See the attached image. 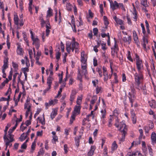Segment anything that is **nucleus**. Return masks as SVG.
<instances>
[{
  "instance_id": "nucleus-46",
  "label": "nucleus",
  "mask_w": 156,
  "mask_h": 156,
  "mask_svg": "<svg viewBox=\"0 0 156 156\" xmlns=\"http://www.w3.org/2000/svg\"><path fill=\"white\" fill-rule=\"evenodd\" d=\"M14 135L11 134H8V139H9L10 140H9L10 141H14V139H13L14 137Z\"/></svg>"
},
{
  "instance_id": "nucleus-38",
  "label": "nucleus",
  "mask_w": 156,
  "mask_h": 156,
  "mask_svg": "<svg viewBox=\"0 0 156 156\" xmlns=\"http://www.w3.org/2000/svg\"><path fill=\"white\" fill-rule=\"evenodd\" d=\"M152 50L154 55L156 58V43L155 42L154 44V47L152 46Z\"/></svg>"
},
{
  "instance_id": "nucleus-13",
  "label": "nucleus",
  "mask_w": 156,
  "mask_h": 156,
  "mask_svg": "<svg viewBox=\"0 0 156 156\" xmlns=\"http://www.w3.org/2000/svg\"><path fill=\"white\" fill-rule=\"evenodd\" d=\"M87 58L86 55L84 54V51L82 52L81 53V64L87 63Z\"/></svg>"
},
{
  "instance_id": "nucleus-36",
  "label": "nucleus",
  "mask_w": 156,
  "mask_h": 156,
  "mask_svg": "<svg viewBox=\"0 0 156 156\" xmlns=\"http://www.w3.org/2000/svg\"><path fill=\"white\" fill-rule=\"evenodd\" d=\"M76 114L75 112H73L72 115L71 116V119H70V122L71 124L73 123V121L74 120L75 118Z\"/></svg>"
},
{
  "instance_id": "nucleus-32",
  "label": "nucleus",
  "mask_w": 156,
  "mask_h": 156,
  "mask_svg": "<svg viewBox=\"0 0 156 156\" xmlns=\"http://www.w3.org/2000/svg\"><path fill=\"white\" fill-rule=\"evenodd\" d=\"M102 46L101 48L103 50L105 51L106 50L107 48L105 47L106 45V44L103 41H101L99 43Z\"/></svg>"
},
{
  "instance_id": "nucleus-24",
  "label": "nucleus",
  "mask_w": 156,
  "mask_h": 156,
  "mask_svg": "<svg viewBox=\"0 0 156 156\" xmlns=\"http://www.w3.org/2000/svg\"><path fill=\"white\" fill-rule=\"evenodd\" d=\"M141 3L145 8L148 7L149 5V3H148V4L147 3V0H141Z\"/></svg>"
},
{
  "instance_id": "nucleus-7",
  "label": "nucleus",
  "mask_w": 156,
  "mask_h": 156,
  "mask_svg": "<svg viewBox=\"0 0 156 156\" xmlns=\"http://www.w3.org/2000/svg\"><path fill=\"white\" fill-rule=\"evenodd\" d=\"M136 64L138 71H142L143 66L142 61L140 59L137 55H136Z\"/></svg>"
},
{
  "instance_id": "nucleus-62",
  "label": "nucleus",
  "mask_w": 156,
  "mask_h": 156,
  "mask_svg": "<svg viewBox=\"0 0 156 156\" xmlns=\"http://www.w3.org/2000/svg\"><path fill=\"white\" fill-rule=\"evenodd\" d=\"M64 149L65 151V153H67L68 152V146L67 144H65L64 145Z\"/></svg>"
},
{
  "instance_id": "nucleus-30",
  "label": "nucleus",
  "mask_w": 156,
  "mask_h": 156,
  "mask_svg": "<svg viewBox=\"0 0 156 156\" xmlns=\"http://www.w3.org/2000/svg\"><path fill=\"white\" fill-rule=\"evenodd\" d=\"M110 118L108 120V126L109 127H111L112 126V122L113 120V117L111 115H110Z\"/></svg>"
},
{
  "instance_id": "nucleus-60",
  "label": "nucleus",
  "mask_w": 156,
  "mask_h": 156,
  "mask_svg": "<svg viewBox=\"0 0 156 156\" xmlns=\"http://www.w3.org/2000/svg\"><path fill=\"white\" fill-rule=\"evenodd\" d=\"M93 33L94 35H96L98 32V29L97 28H94L93 29Z\"/></svg>"
},
{
  "instance_id": "nucleus-44",
  "label": "nucleus",
  "mask_w": 156,
  "mask_h": 156,
  "mask_svg": "<svg viewBox=\"0 0 156 156\" xmlns=\"http://www.w3.org/2000/svg\"><path fill=\"white\" fill-rule=\"evenodd\" d=\"M2 67V73H4L5 69L8 67V64L6 63H4Z\"/></svg>"
},
{
  "instance_id": "nucleus-27",
  "label": "nucleus",
  "mask_w": 156,
  "mask_h": 156,
  "mask_svg": "<svg viewBox=\"0 0 156 156\" xmlns=\"http://www.w3.org/2000/svg\"><path fill=\"white\" fill-rule=\"evenodd\" d=\"M39 20L41 22V24L42 27H43L44 26V24L45 23V21L44 20L43 17V15L41 14L39 18Z\"/></svg>"
},
{
  "instance_id": "nucleus-8",
  "label": "nucleus",
  "mask_w": 156,
  "mask_h": 156,
  "mask_svg": "<svg viewBox=\"0 0 156 156\" xmlns=\"http://www.w3.org/2000/svg\"><path fill=\"white\" fill-rule=\"evenodd\" d=\"M30 99L27 98L24 105V108L27 110L26 112V117H27L29 115V112H30L31 111V105L30 104Z\"/></svg>"
},
{
  "instance_id": "nucleus-4",
  "label": "nucleus",
  "mask_w": 156,
  "mask_h": 156,
  "mask_svg": "<svg viewBox=\"0 0 156 156\" xmlns=\"http://www.w3.org/2000/svg\"><path fill=\"white\" fill-rule=\"evenodd\" d=\"M87 63H83L81 64V70H78V74L77 76V78L80 80L82 81V76L83 75L86 76L87 73Z\"/></svg>"
},
{
  "instance_id": "nucleus-16",
  "label": "nucleus",
  "mask_w": 156,
  "mask_h": 156,
  "mask_svg": "<svg viewBox=\"0 0 156 156\" xmlns=\"http://www.w3.org/2000/svg\"><path fill=\"white\" fill-rule=\"evenodd\" d=\"M76 93V92L75 90H73L72 91L70 96V100L72 102L74 100Z\"/></svg>"
},
{
  "instance_id": "nucleus-39",
  "label": "nucleus",
  "mask_w": 156,
  "mask_h": 156,
  "mask_svg": "<svg viewBox=\"0 0 156 156\" xmlns=\"http://www.w3.org/2000/svg\"><path fill=\"white\" fill-rule=\"evenodd\" d=\"M29 10L31 14H32V0H29Z\"/></svg>"
},
{
  "instance_id": "nucleus-5",
  "label": "nucleus",
  "mask_w": 156,
  "mask_h": 156,
  "mask_svg": "<svg viewBox=\"0 0 156 156\" xmlns=\"http://www.w3.org/2000/svg\"><path fill=\"white\" fill-rule=\"evenodd\" d=\"M110 3V6L112 10L114 11L117 8H121V9L124 10H125V8L122 3H118L116 1H114V2L112 0H109Z\"/></svg>"
},
{
  "instance_id": "nucleus-42",
  "label": "nucleus",
  "mask_w": 156,
  "mask_h": 156,
  "mask_svg": "<svg viewBox=\"0 0 156 156\" xmlns=\"http://www.w3.org/2000/svg\"><path fill=\"white\" fill-rule=\"evenodd\" d=\"M115 52H117L118 50V48L117 45L116 44V42L115 41V44L113 48Z\"/></svg>"
},
{
  "instance_id": "nucleus-50",
  "label": "nucleus",
  "mask_w": 156,
  "mask_h": 156,
  "mask_svg": "<svg viewBox=\"0 0 156 156\" xmlns=\"http://www.w3.org/2000/svg\"><path fill=\"white\" fill-rule=\"evenodd\" d=\"M119 119L118 118H117L115 120V125L117 128H118L119 126Z\"/></svg>"
},
{
  "instance_id": "nucleus-48",
  "label": "nucleus",
  "mask_w": 156,
  "mask_h": 156,
  "mask_svg": "<svg viewBox=\"0 0 156 156\" xmlns=\"http://www.w3.org/2000/svg\"><path fill=\"white\" fill-rule=\"evenodd\" d=\"M27 136H25V134L24 133H23L21 136L20 137V140L21 141H23L27 137Z\"/></svg>"
},
{
  "instance_id": "nucleus-37",
  "label": "nucleus",
  "mask_w": 156,
  "mask_h": 156,
  "mask_svg": "<svg viewBox=\"0 0 156 156\" xmlns=\"http://www.w3.org/2000/svg\"><path fill=\"white\" fill-rule=\"evenodd\" d=\"M112 149L113 150L116 149L117 147V145L116 143V142L114 141L112 143Z\"/></svg>"
},
{
  "instance_id": "nucleus-49",
  "label": "nucleus",
  "mask_w": 156,
  "mask_h": 156,
  "mask_svg": "<svg viewBox=\"0 0 156 156\" xmlns=\"http://www.w3.org/2000/svg\"><path fill=\"white\" fill-rule=\"evenodd\" d=\"M99 7L100 8V12L101 14V15L102 16L103 15V5L102 4H100L99 6Z\"/></svg>"
},
{
  "instance_id": "nucleus-1",
  "label": "nucleus",
  "mask_w": 156,
  "mask_h": 156,
  "mask_svg": "<svg viewBox=\"0 0 156 156\" xmlns=\"http://www.w3.org/2000/svg\"><path fill=\"white\" fill-rule=\"evenodd\" d=\"M79 44L76 42L74 41L70 44L69 43H67L66 44V49L68 52L69 53L71 50L73 52L75 49V52L78 53L79 51Z\"/></svg>"
},
{
  "instance_id": "nucleus-34",
  "label": "nucleus",
  "mask_w": 156,
  "mask_h": 156,
  "mask_svg": "<svg viewBox=\"0 0 156 156\" xmlns=\"http://www.w3.org/2000/svg\"><path fill=\"white\" fill-rule=\"evenodd\" d=\"M151 126L150 127L149 129L148 128L147 126H145L144 127L145 131L146 133H148L149 132V129H151L153 127V124L152 123H151Z\"/></svg>"
},
{
  "instance_id": "nucleus-64",
  "label": "nucleus",
  "mask_w": 156,
  "mask_h": 156,
  "mask_svg": "<svg viewBox=\"0 0 156 156\" xmlns=\"http://www.w3.org/2000/svg\"><path fill=\"white\" fill-rule=\"evenodd\" d=\"M96 101L95 99H92L90 101V107L93 106V105L94 104Z\"/></svg>"
},
{
  "instance_id": "nucleus-12",
  "label": "nucleus",
  "mask_w": 156,
  "mask_h": 156,
  "mask_svg": "<svg viewBox=\"0 0 156 156\" xmlns=\"http://www.w3.org/2000/svg\"><path fill=\"white\" fill-rule=\"evenodd\" d=\"M3 138L5 142V143L6 146L7 147L9 146V147H11L12 145L11 143L12 141H10L9 140L8 138L6 136V133L5 134Z\"/></svg>"
},
{
  "instance_id": "nucleus-54",
  "label": "nucleus",
  "mask_w": 156,
  "mask_h": 156,
  "mask_svg": "<svg viewBox=\"0 0 156 156\" xmlns=\"http://www.w3.org/2000/svg\"><path fill=\"white\" fill-rule=\"evenodd\" d=\"M22 119V116L21 115H20V119H17L16 121V123L15 125V126L16 127L17 126L18 122L21 121Z\"/></svg>"
},
{
  "instance_id": "nucleus-52",
  "label": "nucleus",
  "mask_w": 156,
  "mask_h": 156,
  "mask_svg": "<svg viewBox=\"0 0 156 156\" xmlns=\"http://www.w3.org/2000/svg\"><path fill=\"white\" fill-rule=\"evenodd\" d=\"M53 139L52 140V143H54L56 142V141H58V137L56 136H52Z\"/></svg>"
},
{
  "instance_id": "nucleus-9",
  "label": "nucleus",
  "mask_w": 156,
  "mask_h": 156,
  "mask_svg": "<svg viewBox=\"0 0 156 156\" xmlns=\"http://www.w3.org/2000/svg\"><path fill=\"white\" fill-rule=\"evenodd\" d=\"M131 93H129V101L131 104V106H133V103L135 102V94H134V90L133 88H131Z\"/></svg>"
},
{
  "instance_id": "nucleus-55",
  "label": "nucleus",
  "mask_w": 156,
  "mask_h": 156,
  "mask_svg": "<svg viewBox=\"0 0 156 156\" xmlns=\"http://www.w3.org/2000/svg\"><path fill=\"white\" fill-rule=\"evenodd\" d=\"M22 119V116L21 115H20V119H17L16 121V123L15 125V126L16 127L17 126L18 122L21 121Z\"/></svg>"
},
{
  "instance_id": "nucleus-20",
  "label": "nucleus",
  "mask_w": 156,
  "mask_h": 156,
  "mask_svg": "<svg viewBox=\"0 0 156 156\" xmlns=\"http://www.w3.org/2000/svg\"><path fill=\"white\" fill-rule=\"evenodd\" d=\"M17 54L20 55H23V49L20 45H18L17 48Z\"/></svg>"
},
{
  "instance_id": "nucleus-26",
  "label": "nucleus",
  "mask_w": 156,
  "mask_h": 156,
  "mask_svg": "<svg viewBox=\"0 0 156 156\" xmlns=\"http://www.w3.org/2000/svg\"><path fill=\"white\" fill-rule=\"evenodd\" d=\"M57 114V111L56 110L53 109L51 114V118L53 119Z\"/></svg>"
},
{
  "instance_id": "nucleus-2",
  "label": "nucleus",
  "mask_w": 156,
  "mask_h": 156,
  "mask_svg": "<svg viewBox=\"0 0 156 156\" xmlns=\"http://www.w3.org/2000/svg\"><path fill=\"white\" fill-rule=\"evenodd\" d=\"M135 85L136 88L139 89V87L141 83H142L143 79V76L142 71H138L134 74Z\"/></svg>"
},
{
  "instance_id": "nucleus-11",
  "label": "nucleus",
  "mask_w": 156,
  "mask_h": 156,
  "mask_svg": "<svg viewBox=\"0 0 156 156\" xmlns=\"http://www.w3.org/2000/svg\"><path fill=\"white\" fill-rule=\"evenodd\" d=\"M25 58L26 59V67L22 69V70H23L24 73H27L26 72L29 71V69L28 68L30 66V63L28 58L27 56H25Z\"/></svg>"
},
{
  "instance_id": "nucleus-41",
  "label": "nucleus",
  "mask_w": 156,
  "mask_h": 156,
  "mask_svg": "<svg viewBox=\"0 0 156 156\" xmlns=\"http://www.w3.org/2000/svg\"><path fill=\"white\" fill-rule=\"evenodd\" d=\"M103 18L104 23L106 26H107L109 24V22L108 20V19L105 16H104Z\"/></svg>"
},
{
  "instance_id": "nucleus-18",
  "label": "nucleus",
  "mask_w": 156,
  "mask_h": 156,
  "mask_svg": "<svg viewBox=\"0 0 156 156\" xmlns=\"http://www.w3.org/2000/svg\"><path fill=\"white\" fill-rule=\"evenodd\" d=\"M133 20L135 21H136L137 18V15L136 12V10L135 7H133Z\"/></svg>"
},
{
  "instance_id": "nucleus-17",
  "label": "nucleus",
  "mask_w": 156,
  "mask_h": 156,
  "mask_svg": "<svg viewBox=\"0 0 156 156\" xmlns=\"http://www.w3.org/2000/svg\"><path fill=\"white\" fill-rule=\"evenodd\" d=\"M81 138V136H77L75 138V144L78 148L80 145V140Z\"/></svg>"
},
{
  "instance_id": "nucleus-47",
  "label": "nucleus",
  "mask_w": 156,
  "mask_h": 156,
  "mask_svg": "<svg viewBox=\"0 0 156 156\" xmlns=\"http://www.w3.org/2000/svg\"><path fill=\"white\" fill-rule=\"evenodd\" d=\"M66 7L68 11H71L72 9L73 6L70 3H68L66 5Z\"/></svg>"
},
{
  "instance_id": "nucleus-29",
  "label": "nucleus",
  "mask_w": 156,
  "mask_h": 156,
  "mask_svg": "<svg viewBox=\"0 0 156 156\" xmlns=\"http://www.w3.org/2000/svg\"><path fill=\"white\" fill-rule=\"evenodd\" d=\"M14 21L15 24L18 26L19 24V18L17 15H14Z\"/></svg>"
},
{
  "instance_id": "nucleus-61",
  "label": "nucleus",
  "mask_w": 156,
  "mask_h": 156,
  "mask_svg": "<svg viewBox=\"0 0 156 156\" xmlns=\"http://www.w3.org/2000/svg\"><path fill=\"white\" fill-rule=\"evenodd\" d=\"M12 73H13V72H12V69L11 68V70L10 71V72H9V75L8 76V78H9V80H10L12 79Z\"/></svg>"
},
{
  "instance_id": "nucleus-22",
  "label": "nucleus",
  "mask_w": 156,
  "mask_h": 156,
  "mask_svg": "<svg viewBox=\"0 0 156 156\" xmlns=\"http://www.w3.org/2000/svg\"><path fill=\"white\" fill-rule=\"evenodd\" d=\"M48 9L47 12V17H50L53 15V10L50 7L48 8Z\"/></svg>"
},
{
  "instance_id": "nucleus-31",
  "label": "nucleus",
  "mask_w": 156,
  "mask_h": 156,
  "mask_svg": "<svg viewBox=\"0 0 156 156\" xmlns=\"http://www.w3.org/2000/svg\"><path fill=\"white\" fill-rule=\"evenodd\" d=\"M80 105L78 106H76L74 108V112L75 114L76 113H79L80 112Z\"/></svg>"
},
{
  "instance_id": "nucleus-28",
  "label": "nucleus",
  "mask_w": 156,
  "mask_h": 156,
  "mask_svg": "<svg viewBox=\"0 0 156 156\" xmlns=\"http://www.w3.org/2000/svg\"><path fill=\"white\" fill-rule=\"evenodd\" d=\"M133 34L134 40L136 42H137L138 41V37L135 31L133 30Z\"/></svg>"
},
{
  "instance_id": "nucleus-63",
  "label": "nucleus",
  "mask_w": 156,
  "mask_h": 156,
  "mask_svg": "<svg viewBox=\"0 0 156 156\" xmlns=\"http://www.w3.org/2000/svg\"><path fill=\"white\" fill-rule=\"evenodd\" d=\"M23 36L24 40L26 41V42H27V43H28V41L27 40V38L26 35L25 33H23Z\"/></svg>"
},
{
  "instance_id": "nucleus-25",
  "label": "nucleus",
  "mask_w": 156,
  "mask_h": 156,
  "mask_svg": "<svg viewBox=\"0 0 156 156\" xmlns=\"http://www.w3.org/2000/svg\"><path fill=\"white\" fill-rule=\"evenodd\" d=\"M150 106L153 108H156V102L154 100H152L149 102Z\"/></svg>"
},
{
  "instance_id": "nucleus-53",
  "label": "nucleus",
  "mask_w": 156,
  "mask_h": 156,
  "mask_svg": "<svg viewBox=\"0 0 156 156\" xmlns=\"http://www.w3.org/2000/svg\"><path fill=\"white\" fill-rule=\"evenodd\" d=\"M63 72H62L61 74L60 75H59V80L58 83H61L63 78Z\"/></svg>"
},
{
  "instance_id": "nucleus-15",
  "label": "nucleus",
  "mask_w": 156,
  "mask_h": 156,
  "mask_svg": "<svg viewBox=\"0 0 156 156\" xmlns=\"http://www.w3.org/2000/svg\"><path fill=\"white\" fill-rule=\"evenodd\" d=\"M113 19L118 24L122 25L123 24V21L122 20L117 18L116 16H114Z\"/></svg>"
},
{
  "instance_id": "nucleus-3",
  "label": "nucleus",
  "mask_w": 156,
  "mask_h": 156,
  "mask_svg": "<svg viewBox=\"0 0 156 156\" xmlns=\"http://www.w3.org/2000/svg\"><path fill=\"white\" fill-rule=\"evenodd\" d=\"M120 128V130L122 133V138L119 137V140L123 141L125 139V136L127 134V126L124 123V121H122L120 123L119 126Z\"/></svg>"
},
{
  "instance_id": "nucleus-6",
  "label": "nucleus",
  "mask_w": 156,
  "mask_h": 156,
  "mask_svg": "<svg viewBox=\"0 0 156 156\" xmlns=\"http://www.w3.org/2000/svg\"><path fill=\"white\" fill-rule=\"evenodd\" d=\"M30 33L31 38L33 41L32 44L35 46L37 49H38L40 45V40L37 36L35 37L33 36V32L31 30Z\"/></svg>"
},
{
  "instance_id": "nucleus-21",
  "label": "nucleus",
  "mask_w": 156,
  "mask_h": 156,
  "mask_svg": "<svg viewBox=\"0 0 156 156\" xmlns=\"http://www.w3.org/2000/svg\"><path fill=\"white\" fill-rule=\"evenodd\" d=\"M38 121L39 122L41 123L42 125H44L45 124L44 118V114H43V117L42 118L38 117L37 118Z\"/></svg>"
},
{
  "instance_id": "nucleus-59",
  "label": "nucleus",
  "mask_w": 156,
  "mask_h": 156,
  "mask_svg": "<svg viewBox=\"0 0 156 156\" xmlns=\"http://www.w3.org/2000/svg\"><path fill=\"white\" fill-rule=\"evenodd\" d=\"M127 19L128 24L130 25H132V22L131 21L129 17V16L127 15Z\"/></svg>"
},
{
  "instance_id": "nucleus-40",
  "label": "nucleus",
  "mask_w": 156,
  "mask_h": 156,
  "mask_svg": "<svg viewBox=\"0 0 156 156\" xmlns=\"http://www.w3.org/2000/svg\"><path fill=\"white\" fill-rule=\"evenodd\" d=\"M36 146V144L34 142H33L32 143V145L31 146V150L30 151V152L33 153L35 149V147Z\"/></svg>"
},
{
  "instance_id": "nucleus-10",
  "label": "nucleus",
  "mask_w": 156,
  "mask_h": 156,
  "mask_svg": "<svg viewBox=\"0 0 156 156\" xmlns=\"http://www.w3.org/2000/svg\"><path fill=\"white\" fill-rule=\"evenodd\" d=\"M53 78L51 77V76H49L47 78V84L48 85L47 88L44 90V93H45L51 88V84L52 83V81L53 80Z\"/></svg>"
},
{
  "instance_id": "nucleus-43",
  "label": "nucleus",
  "mask_w": 156,
  "mask_h": 156,
  "mask_svg": "<svg viewBox=\"0 0 156 156\" xmlns=\"http://www.w3.org/2000/svg\"><path fill=\"white\" fill-rule=\"evenodd\" d=\"M90 116V115H88L87 116V117L86 118H84L83 119V125H84L85 124L84 122L86 121H87L88 122L90 121L89 118V117Z\"/></svg>"
},
{
  "instance_id": "nucleus-14",
  "label": "nucleus",
  "mask_w": 156,
  "mask_h": 156,
  "mask_svg": "<svg viewBox=\"0 0 156 156\" xmlns=\"http://www.w3.org/2000/svg\"><path fill=\"white\" fill-rule=\"evenodd\" d=\"M96 147L94 146H92L91 147L90 151L88 152L87 155L88 156H92L94 154Z\"/></svg>"
},
{
  "instance_id": "nucleus-57",
  "label": "nucleus",
  "mask_w": 156,
  "mask_h": 156,
  "mask_svg": "<svg viewBox=\"0 0 156 156\" xmlns=\"http://www.w3.org/2000/svg\"><path fill=\"white\" fill-rule=\"evenodd\" d=\"M128 56H127V58L128 59L130 60V61L133 62V60L132 59L131 57V53L130 51H128Z\"/></svg>"
},
{
  "instance_id": "nucleus-33",
  "label": "nucleus",
  "mask_w": 156,
  "mask_h": 156,
  "mask_svg": "<svg viewBox=\"0 0 156 156\" xmlns=\"http://www.w3.org/2000/svg\"><path fill=\"white\" fill-rule=\"evenodd\" d=\"M101 66H99L96 69V71H97L99 74V75L100 77H102V72L101 70Z\"/></svg>"
},
{
  "instance_id": "nucleus-56",
  "label": "nucleus",
  "mask_w": 156,
  "mask_h": 156,
  "mask_svg": "<svg viewBox=\"0 0 156 156\" xmlns=\"http://www.w3.org/2000/svg\"><path fill=\"white\" fill-rule=\"evenodd\" d=\"M12 66L16 70L17 69L18 67V65L17 64H16L14 62H12Z\"/></svg>"
},
{
  "instance_id": "nucleus-23",
  "label": "nucleus",
  "mask_w": 156,
  "mask_h": 156,
  "mask_svg": "<svg viewBox=\"0 0 156 156\" xmlns=\"http://www.w3.org/2000/svg\"><path fill=\"white\" fill-rule=\"evenodd\" d=\"M123 40L125 42H128L129 44L131 41V37L130 36H128V37H123Z\"/></svg>"
},
{
  "instance_id": "nucleus-51",
  "label": "nucleus",
  "mask_w": 156,
  "mask_h": 156,
  "mask_svg": "<svg viewBox=\"0 0 156 156\" xmlns=\"http://www.w3.org/2000/svg\"><path fill=\"white\" fill-rule=\"evenodd\" d=\"M82 101V98L81 97H78L77 98L76 103L78 105H80Z\"/></svg>"
},
{
  "instance_id": "nucleus-19",
  "label": "nucleus",
  "mask_w": 156,
  "mask_h": 156,
  "mask_svg": "<svg viewBox=\"0 0 156 156\" xmlns=\"http://www.w3.org/2000/svg\"><path fill=\"white\" fill-rule=\"evenodd\" d=\"M151 138L152 141V143L154 144L156 143V134L155 133H152Z\"/></svg>"
},
{
  "instance_id": "nucleus-35",
  "label": "nucleus",
  "mask_w": 156,
  "mask_h": 156,
  "mask_svg": "<svg viewBox=\"0 0 156 156\" xmlns=\"http://www.w3.org/2000/svg\"><path fill=\"white\" fill-rule=\"evenodd\" d=\"M49 101L50 103V104L51 105H54L57 103L58 100L56 99H54V100H49Z\"/></svg>"
},
{
  "instance_id": "nucleus-45",
  "label": "nucleus",
  "mask_w": 156,
  "mask_h": 156,
  "mask_svg": "<svg viewBox=\"0 0 156 156\" xmlns=\"http://www.w3.org/2000/svg\"><path fill=\"white\" fill-rule=\"evenodd\" d=\"M103 75L104 76V80L105 81H107L108 78V75L107 73H105L104 72L103 73Z\"/></svg>"
},
{
  "instance_id": "nucleus-58",
  "label": "nucleus",
  "mask_w": 156,
  "mask_h": 156,
  "mask_svg": "<svg viewBox=\"0 0 156 156\" xmlns=\"http://www.w3.org/2000/svg\"><path fill=\"white\" fill-rule=\"evenodd\" d=\"M100 46L99 43L98 42V45H96L94 46V50L96 52H97L98 51V50L97 49V48Z\"/></svg>"
}]
</instances>
